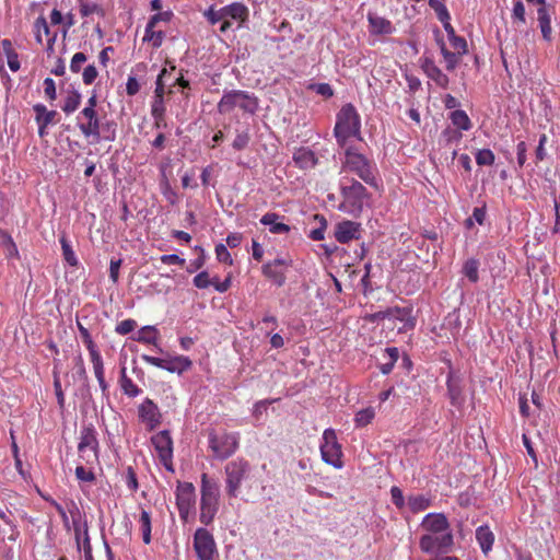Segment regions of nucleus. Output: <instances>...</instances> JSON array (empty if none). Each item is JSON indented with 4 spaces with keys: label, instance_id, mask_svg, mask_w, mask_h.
<instances>
[{
    "label": "nucleus",
    "instance_id": "1",
    "mask_svg": "<svg viewBox=\"0 0 560 560\" xmlns=\"http://www.w3.org/2000/svg\"><path fill=\"white\" fill-rule=\"evenodd\" d=\"M340 192L342 201L338 209L353 217L360 215L369 198L366 188L353 178L343 177L340 180Z\"/></svg>",
    "mask_w": 560,
    "mask_h": 560
},
{
    "label": "nucleus",
    "instance_id": "2",
    "mask_svg": "<svg viewBox=\"0 0 560 560\" xmlns=\"http://www.w3.org/2000/svg\"><path fill=\"white\" fill-rule=\"evenodd\" d=\"M361 131V119L352 104L343 105L337 114L334 133L337 142L345 145L349 138H358Z\"/></svg>",
    "mask_w": 560,
    "mask_h": 560
},
{
    "label": "nucleus",
    "instance_id": "3",
    "mask_svg": "<svg viewBox=\"0 0 560 560\" xmlns=\"http://www.w3.org/2000/svg\"><path fill=\"white\" fill-rule=\"evenodd\" d=\"M342 171L355 174L368 185L377 186L375 164L353 148H348L345 152Z\"/></svg>",
    "mask_w": 560,
    "mask_h": 560
},
{
    "label": "nucleus",
    "instance_id": "4",
    "mask_svg": "<svg viewBox=\"0 0 560 560\" xmlns=\"http://www.w3.org/2000/svg\"><path fill=\"white\" fill-rule=\"evenodd\" d=\"M200 493L199 520L202 524L209 525L214 520L219 510L220 489L219 485L214 480L209 479L207 474L201 476Z\"/></svg>",
    "mask_w": 560,
    "mask_h": 560
},
{
    "label": "nucleus",
    "instance_id": "5",
    "mask_svg": "<svg viewBox=\"0 0 560 560\" xmlns=\"http://www.w3.org/2000/svg\"><path fill=\"white\" fill-rule=\"evenodd\" d=\"M238 107L244 113L254 115L259 107V101L253 93L242 90L224 91L218 103V112L228 114Z\"/></svg>",
    "mask_w": 560,
    "mask_h": 560
},
{
    "label": "nucleus",
    "instance_id": "6",
    "mask_svg": "<svg viewBox=\"0 0 560 560\" xmlns=\"http://www.w3.org/2000/svg\"><path fill=\"white\" fill-rule=\"evenodd\" d=\"M250 471L249 462L242 457H237L225 465V492L229 498L238 497L242 482L249 477Z\"/></svg>",
    "mask_w": 560,
    "mask_h": 560
},
{
    "label": "nucleus",
    "instance_id": "7",
    "mask_svg": "<svg viewBox=\"0 0 560 560\" xmlns=\"http://www.w3.org/2000/svg\"><path fill=\"white\" fill-rule=\"evenodd\" d=\"M209 448L214 458L224 460L232 456L240 446L238 433H223L218 435L215 433L209 434Z\"/></svg>",
    "mask_w": 560,
    "mask_h": 560
},
{
    "label": "nucleus",
    "instance_id": "8",
    "mask_svg": "<svg viewBox=\"0 0 560 560\" xmlns=\"http://www.w3.org/2000/svg\"><path fill=\"white\" fill-rule=\"evenodd\" d=\"M322 459L332 467L340 469L343 466L341 445L337 440V434L332 429H326L320 443Z\"/></svg>",
    "mask_w": 560,
    "mask_h": 560
},
{
    "label": "nucleus",
    "instance_id": "9",
    "mask_svg": "<svg viewBox=\"0 0 560 560\" xmlns=\"http://www.w3.org/2000/svg\"><path fill=\"white\" fill-rule=\"evenodd\" d=\"M141 359L150 365L177 374L184 373L192 365L191 360L185 355H166L165 358H156L149 354H142Z\"/></svg>",
    "mask_w": 560,
    "mask_h": 560
},
{
    "label": "nucleus",
    "instance_id": "10",
    "mask_svg": "<svg viewBox=\"0 0 560 560\" xmlns=\"http://www.w3.org/2000/svg\"><path fill=\"white\" fill-rule=\"evenodd\" d=\"M192 545L198 560H217L219 557L212 534L203 527L196 529Z\"/></svg>",
    "mask_w": 560,
    "mask_h": 560
},
{
    "label": "nucleus",
    "instance_id": "11",
    "mask_svg": "<svg viewBox=\"0 0 560 560\" xmlns=\"http://www.w3.org/2000/svg\"><path fill=\"white\" fill-rule=\"evenodd\" d=\"M75 122L84 138H92L95 142L101 140V131L104 124L97 112L81 109L77 115Z\"/></svg>",
    "mask_w": 560,
    "mask_h": 560
},
{
    "label": "nucleus",
    "instance_id": "12",
    "mask_svg": "<svg viewBox=\"0 0 560 560\" xmlns=\"http://www.w3.org/2000/svg\"><path fill=\"white\" fill-rule=\"evenodd\" d=\"M175 494L179 517L187 522L196 502L195 487L190 482H178Z\"/></svg>",
    "mask_w": 560,
    "mask_h": 560
},
{
    "label": "nucleus",
    "instance_id": "13",
    "mask_svg": "<svg viewBox=\"0 0 560 560\" xmlns=\"http://www.w3.org/2000/svg\"><path fill=\"white\" fill-rule=\"evenodd\" d=\"M151 442L163 466L173 471V440L167 430L158 432L151 438Z\"/></svg>",
    "mask_w": 560,
    "mask_h": 560
},
{
    "label": "nucleus",
    "instance_id": "14",
    "mask_svg": "<svg viewBox=\"0 0 560 560\" xmlns=\"http://www.w3.org/2000/svg\"><path fill=\"white\" fill-rule=\"evenodd\" d=\"M453 544V535L451 532H441V533H425L420 538V548L422 551L428 553L439 552Z\"/></svg>",
    "mask_w": 560,
    "mask_h": 560
},
{
    "label": "nucleus",
    "instance_id": "15",
    "mask_svg": "<svg viewBox=\"0 0 560 560\" xmlns=\"http://www.w3.org/2000/svg\"><path fill=\"white\" fill-rule=\"evenodd\" d=\"M291 265L290 258L277 257L262 266V275L278 287H282L287 280L285 272Z\"/></svg>",
    "mask_w": 560,
    "mask_h": 560
},
{
    "label": "nucleus",
    "instance_id": "16",
    "mask_svg": "<svg viewBox=\"0 0 560 560\" xmlns=\"http://www.w3.org/2000/svg\"><path fill=\"white\" fill-rule=\"evenodd\" d=\"M138 416L149 431L156 429L162 421V415L158 405L150 398H145L138 408Z\"/></svg>",
    "mask_w": 560,
    "mask_h": 560
},
{
    "label": "nucleus",
    "instance_id": "17",
    "mask_svg": "<svg viewBox=\"0 0 560 560\" xmlns=\"http://www.w3.org/2000/svg\"><path fill=\"white\" fill-rule=\"evenodd\" d=\"M361 237V223L343 220L336 224L335 238L340 244H347L350 241L359 240Z\"/></svg>",
    "mask_w": 560,
    "mask_h": 560
},
{
    "label": "nucleus",
    "instance_id": "18",
    "mask_svg": "<svg viewBox=\"0 0 560 560\" xmlns=\"http://www.w3.org/2000/svg\"><path fill=\"white\" fill-rule=\"evenodd\" d=\"M420 66L429 79H431L438 86L447 89L450 78L435 65L434 60L430 57H422Z\"/></svg>",
    "mask_w": 560,
    "mask_h": 560
},
{
    "label": "nucleus",
    "instance_id": "19",
    "mask_svg": "<svg viewBox=\"0 0 560 560\" xmlns=\"http://www.w3.org/2000/svg\"><path fill=\"white\" fill-rule=\"evenodd\" d=\"M385 318H395V319H399L401 322H406L405 327H408V328H413V326H415L413 320L410 318V312L406 308L390 307V308H387L386 311H381V312L374 313L371 316V320H373V322L380 320V319H385Z\"/></svg>",
    "mask_w": 560,
    "mask_h": 560
},
{
    "label": "nucleus",
    "instance_id": "20",
    "mask_svg": "<svg viewBox=\"0 0 560 560\" xmlns=\"http://www.w3.org/2000/svg\"><path fill=\"white\" fill-rule=\"evenodd\" d=\"M427 533L451 532L447 518L440 513L427 514L421 523Z\"/></svg>",
    "mask_w": 560,
    "mask_h": 560
},
{
    "label": "nucleus",
    "instance_id": "21",
    "mask_svg": "<svg viewBox=\"0 0 560 560\" xmlns=\"http://www.w3.org/2000/svg\"><path fill=\"white\" fill-rule=\"evenodd\" d=\"M98 441L96 438L95 428L92 424L83 427L81 430L80 442L78 445L79 452L83 454L88 450H90L94 453V455H96Z\"/></svg>",
    "mask_w": 560,
    "mask_h": 560
},
{
    "label": "nucleus",
    "instance_id": "22",
    "mask_svg": "<svg viewBox=\"0 0 560 560\" xmlns=\"http://www.w3.org/2000/svg\"><path fill=\"white\" fill-rule=\"evenodd\" d=\"M293 162L302 170H310L317 164V158L311 149L302 147L294 151Z\"/></svg>",
    "mask_w": 560,
    "mask_h": 560
},
{
    "label": "nucleus",
    "instance_id": "23",
    "mask_svg": "<svg viewBox=\"0 0 560 560\" xmlns=\"http://www.w3.org/2000/svg\"><path fill=\"white\" fill-rule=\"evenodd\" d=\"M280 215L276 212H267L261 219L260 223L262 225L269 226V232L272 234H287L290 232L291 228L279 221Z\"/></svg>",
    "mask_w": 560,
    "mask_h": 560
},
{
    "label": "nucleus",
    "instance_id": "24",
    "mask_svg": "<svg viewBox=\"0 0 560 560\" xmlns=\"http://www.w3.org/2000/svg\"><path fill=\"white\" fill-rule=\"evenodd\" d=\"M368 19L372 34L385 35L393 33L394 27L388 20L374 14H369Z\"/></svg>",
    "mask_w": 560,
    "mask_h": 560
},
{
    "label": "nucleus",
    "instance_id": "25",
    "mask_svg": "<svg viewBox=\"0 0 560 560\" xmlns=\"http://www.w3.org/2000/svg\"><path fill=\"white\" fill-rule=\"evenodd\" d=\"M476 539L483 553H488L494 542V535L487 525L479 526L476 529Z\"/></svg>",
    "mask_w": 560,
    "mask_h": 560
},
{
    "label": "nucleus",
    "instance_id": "26",
    "mask_svg": "<svg viewBox=\"0 0 560 560\" xmlns=\"http://www.w3.org/2000/svg\"><path fill=\"white\" fill-rule=\"evenodd\" d=\"M436 42H438L440 51L444 58L446 70L453 71L459 63V60L463 55H459L458 52L448 50L442 38H438Z\"/></svg>",
    "mask_w": 560,
    "mask_h": 560
},
{
    "label": "nucleus",
    "instance_id": "27",
    "mask_svg": "<svg viewBox=\"0 0 560 560\" xmlns=\"http://www.w3.org/2000/svg\"><path fill=\"white\" fill-rule=\"evenodd\" d=\"M223 13L225 19L231 18L235 21L244 22L248 16V9L240 2H234L223 7Z\"/></svg>",
    "mask_w": 560,
    "mask_h": 560
},
{
    "label": "nucleus",
    "instance_id": "28",
    "mask_svg": "<svg viewBox=\"0 0 560 560\" xmlns=\"http://www.w3.org/2000/svg\"><path fill=\"white\" fill-rule=\"evenodd\" d=\"M155 27L152 23L147 24L143 42L150 43L153 48H159L165 38V32L163 30H155Z\"/></svg>",
    "mask_w": 560,
    "mask_h": 560
},
{
    "label": "nucleus",
    "instance_id": "29",
    "mask_svg": "<svg viewBox=\"0 0 560 560\" xmlns=\"http://www.w3.org/2000/svg\"><path fill=\"white\" fill-rule=\"evenodd\" d=\"M33 110L36 114V122H42L44 126L55 124V118L58 115L56 110H48L44 104H35Z\"/></svg>",
    "mask_w": 560,
    "mask_h": 560
},
{
    "label": "nucleus",
    "instance_id": "30",
    "mask_svg": "<svg viewBox=\"0 0 560 560\" xmlns=\"http://www.w3.org/2000/svg\"><path fill=\"white\" fill-rule=\"evenodd\" d=\"M81 102H82L81 93L77 90H72V91L68 92V94L66 95V97L63 100V104L61 106V109L63 110L65 114L70 115L79 108V106L81 105Z\"/></svg>",
    "mask_w": 560,
    "mask_h": 560
},
{
    "label": "nucleus",
    "instance_id": "31",
    "mask_svg": "<svg viewBox=\"0 0 560 560\" xmlns=\"http://www.w3.org/2000/svg\"><path fill=\"white\" fill-rule=\"evenodd\" d=\"M399 358V351L397 348H386L383 353L384 362L381 363L380 370L383 374H389Z\"/></svg>",
    "mask_w": 560,
    "mask_h": 560
},
{
    "label": "nucleus",
    "instance_id": "32",
    "mask_svg": "<svg viewBox=\"0 0 560 560\" xmlns=\"http://www.w3.org/2000/svg\"><path fill=\"white\" fill-rule=\"evenodd\" d=\"M159 331L154 326H143L137 332L135 340L141 343L153 345L158 343Z\"/></svg>",
    "mask_w": 560,
    "mask_h": 560
},
{
    "label": "nucleus",
    "instance_id": "33",
    "mask_svg": "<svg viewBox=\"0 0 560 560\" xmlns=\"http://www.w3.org/2000/svg\"><path fill=\"white\" fill-rule=\"evenodd\" d=\"M450 119L452 124L460 130L468 131L472 127L470 118L463 109L452 112Z\"/></svg>",
    "mask_w": 560,
    "mask_h": 560
},
{
    "label": "nucleus",
    "instance_id": "34",
    "mask_svg": "<svg viewBox=\"0 0 560 560\" xmlns=\"http://www.w3.org/2000/svg\"><path fill=\"white\" fill-rule=\"evenodd\" d=\"M120 386L122 392L129 397H137L140 395L141 389L127 376L126 368L121 369Z\"/></svg>",
    "mask_w": 560,
    "mask_h": 560
},
{
    "label": "nucleus",
    "instance_id": "35",
    "mask_svg": "<svg viewBox=\"0 0 560 560\" xmlns=\"http://www.w3.org/2000/svg\"><path fill=\"white\" fill-rule=\"evenodd\" d=\"M538 22H539V27H540L542 37L546 40H550V38H551V21H550V16H549L547 10L544 7L538 9Z\"/></svg>",
    "mask_w": 560,
    "mask_h": 560
},
{
    "label": "nucleus",
    "instance_id": "36",
    "mask_svg": "<svg viewBox=\"0 0 560 560\" xmlns=\"http://www.w3.org/2000/svg\"><path fill=\"white\" fill-rule=\"evenodd\" d=\"M431 504L429 498L423 494L410 495L408 498V506L411 512L418 513L427 510Z\"/></svg>",
    "mask_w": 560,
    "mask_h": 560
},
{
    "label": "nucleus",
    "instance_id": "37",
    "mask_svg": "<svg viewBox=\"0 0 560 560\" xmlns=\"http://www.w3.org/2000/svg\"><path fill=\"white\" fill-rule=\"evenodd\" d=\"M140 525V530L142 533V539L144 544L151 542V515L145 510L141 511L140 517L138 520Z\"/></svg>",
    "mask_w": 560,
    "mask_h": 560
},
{
    "label": "nucleus",
    "instance_id": "38",
    "mask_svg": "<svg viewBox=\"0 0 560 560\" xmlns=\"http://www.w3.org/2000/svg\"><path fill=\"white\" fill-rule=\"evenodd\" d=\"M479 261L475 258H469L465 261L463 266V273L465 277L468 278V280L472 283L478 282L479 280Z\"/></svg>",
    "mask_w": 560,
    "mask_h": 560
},
{
    "label": "nucleus",
    "instance_id": "39",
    "mask_svg": "<svg viewBox=\"0 0 560 560\" xmlns=\"http://www.w3.org/2000/svg\"><path fill=\"white\" fill-rule=\"evenodd\" d=\"M59 241H60V245H61L63 259L70 266L75 267L79 261H78L74 250L72 249L70 242L68 241L66 235H62Z\"/></svg>",
    "mask_w": 560,
    "mask_h": 560
},
{
    "label": "nucleus",
    "instance_id": "40",
    "mask_svg": "<svg viewBox=\"0 0 560 560\" xmlns=\"http://www.w3.org/2000/svg\"><path fill=\"white\" fill-rule=\"evenodd\" d=\"M175 70V67H171V69L163 68L161 72L159 73L156 81H155V89H154V97H164L165 94V82L167 77L171 75L172 71Z\"/></svg>",
    "mask_w": 560,
    "mask_h": 560
},
{
    "label": "nucleus",
    "instance_id": "41",
    "mask_svg": "<svg viewBox=\"0 0 560 560\" xmlns=\"http://www.w3.org/2000/svg\"><path fill=\"white\" fill-rule=\"evenodd\" d=\"M375 417V410L372 407H368L359 410L354 417V423L358 428L366 427L372 422Z\"/></svg>",
    "mask_w": 560,
    "mask_h": 560
},
{
    "label": "nucleus",
    "instance_id": "42",
    "mask_svg": "<svg viewBox=\"0 0 560 560\" xmlns=\"http://www.w3.org/2000/svg\"><path fill=\"white\" fill-rule=\"evenodd\" d=\"M3 47L7 49L8 66L11 71L16 72L20 69V61L18 54L11 49V43L8 39L2 42Z\"/></svg>",
    "mask_w": 560,
    "mask_h": 560
},
{
    "label": "nucleus",
    "instance_id": "43",
    "mask_svg": "<svg viewBox=\"0 0 560 560\" xmlns=\"http://www.w3.org/2000/svg\"><path fill=\"white\" fill-rule=\"evenodd\" d=\"M475 158L476 163L480 166H490L495 160V156L490 149L478 150Z\"/></svg>",
    "mask_w": 560,
    "mask_h": 560
},
{
    "label": "nucleus",
    "instance_id": "44",
    "mask_svg": "<svg viewBox=\"0 0 560 560\" xmlns=\"http://www.w3.org/2000/svg\"><path fill=\"white\" fill-rule=\"evenodd\" d=\"M429 5L434 10L438 19L441 22H446V20H451V15L447 8L440 0H429Z\"/></svg>",
    "mask_w": 560,
    "mask_h": 560
},
{
    "label": "nucleus",
    "instance_id": "45",
    "mask_svg": "<svg viewBox=\"0 0 560 560\" xmlns=\"http://www.w3.org/2000/svg\"><path fill=\"white\" fill-rule=\"evenodd\" d=\"M203 15L211 25H214L225 19L223 8L215 10L214 7H210L205 11Z\"/></svg>",
    "mask_w": 560,
    "mask_h": 560
},
{
    "label": "nucleus",
    "instance_id": "46",
    "mask_svg": "<svg viewBox=\"0 0 560 560\" xmlns=\"http://www.w3.org/2000/svg\"><path fill=\"white\" fill-rule=\"evenodd\" d=\"M192 282L198 289H207L210 285H213V279L209 278V273L207 271H201L196 275Z\"/></svg>",
    "mask_w": 560,
    "mask_h": 560
},
{
    "label": "nucleus",
    "instance_id": "47",
    "mask_svg": "<svg viewBox=\"0 0 560 560\" xmlns=\"http://www.w3.org/2000/svg\"><path fill=\"white\" fill-rule=\"evenodd\" d=\"M35 30H36V39L38 43L43 42L42 33H44L46 36H48L50 34L47 21L43 16L37 18V20L35 21Z\"/></svg>",
    "mask_w": 560,
    "mask_h": 560
},
{
    "label": "nucleus",
    "instance_id": "48",
    "mask_svg": "<svg viewBox=\"0 0 560 560\" xmlns=\"http://www.w3.org/2000/svg\"><path fill=\"white\" fill-rule=\"evenodd\" d=\"M249 140H250V136H249L248 131L237 132V135L232 143V147H233V149L241 151L248 145Z\"/></svg>",
    "mask_w": 560,
    "mask_h": 560
},
{
    "label": "nucleus",
    "instance_id": "49",
    "mask_svg": "<svg viewBox=\"0 0 560 560\" xmlns=\"http://www.w3.org/2000/svg\"><path fill=\"white\" fill-rule=\"evenodd\" d=\"M215 257L219 261L221 262H224V264H228V265H232L233 264V259L231 257V254L230 252L228 250L226 246L224 244H218L215 246Z\"/></svg>",
    "mask_w": 560,
    "mask_h": 560
},
{
    "label": "nucleus",
    "instance_id": "50",
    "mask_svg": "<svg viewBox=\"0 0 560 560\" xmlns=\"http://www.w3.org/2000/svg\"><path fill=\"white\" fill-rule=\"evenodd\" d=\"M448 40L455 52H458L459 55L463 56L467 52V43L464 37L455 35Z\"/></svg>",
    "mask_w": 560,
    "mask_h": 560
},
{
    "label": "nucleus",
    "instance_id": "51",
    "mask_svg": "<svg viewBox=\"0 0 560 560\" xmlns=\"http://www.w3.org/2000/svg\"><path fill=\"white\" fill-rule=\"evenodd\" d=\"M102 9L95 2L81 1L80 2V13L82 16H89L94 13H101Z\"/></svg>",
    "mask_w": 560,
    "mask_h": 560
},
{
    "label": "nucleus",
    "instance_id": "52",
    "mask_svg": "<svg viewBox=\"0 0 560 560\" xmlns=\"http://www.w3.org/2000/svg\"><path fill=\"white\" fill-rule=\"evenodd\" d=\"M126 485L128 489L132 492H136L138 490V479L137 475L131 466H128L126 469V476H125Z\"/></svg>",
    "mask_w": 560,
    "mask_h": 560
},
{
    "label": "nucleus",
    "instance_id": "53",
    "mask_svg": "<svg viewBox=\"0 0 560 560\" xmlns=\"http://www.w3.org/2000/svg\"><path fill=\"white\" fill-rule=\"evenodd\" d=\"M85 61H86L85 54L75 52L70 62V70L74 73L80 72Z\"/></svg>",
    "mask_w": 560,
    "mask_h": 560
},
{
    "label": "nucleus",
    "instance_id": "54",
    "mask_svg": "<svg viewBox=\"0 0 560 560\" xmlns=\"http://www.w3.org/2000/svg\"><path fill=\"white\" fill-rule=\"evenodd\" d=\"M547 143V136L545 133L540 135L538 145L535 150V160L536 163L541 162L546 159L547 152L545 149V144Z\"/></svg>",
    "mask_w": 560,
    "mask_h": 560
},
{
    "label": "nucleus",
    "instance_id": "55",
    "mask_svg": "<svg viewBox=\"0 0 560 560\" xmlns=\"http://www.w3.org/2000/svg\"><path fill=\"white\" fill-rule=\"evenodd\" d=\"M137 326V323L136 320L133 319H124L121 320L117 326H116V329L115 331L119 335H127L129 332H131Z\"/></svg>",
    "mask_w": 560,
    "mask_h": 560
},
{
    "label": "nucleus",
    "instance_id": "56",
    "mask_svg": "<svg viewBox=\"0 0 560 560\" xmlns=\"http://www.w3.org/2000/svg\"><path fill=\"white\" fill-rule=\"evenodd\" d=\"M44 93L50 102L57 98L56 84L51 78H46L44 80Z\"/></svg>",
    "mask_w": 560,
    "mask_h": 560
},
{
    "label": "nucleus",
    "instance_id": "57",
    "mask_svg": "<svg viewBox=\"0 0 560 560\" xmlns=\"http://www.w3.org/2000/svg\"><path fill=\"white\" fill-rule=\"evenodd\" d=\"M97 75H98V72H97L95 66L89 65L88 67L84 68L83 73H82L83 83L86 85H91L95 81Z\"/></svg>",
    "mask_w": 560,
    "mask_h": 560
},
{
    "label": "nucleus",
    "instance_id": "58",
    "mask_svg": "<svg viewBox=\"0 0 560 560\" xmlns=\"http://www.w3.org/2000/svg\"><path fill=\"white\" fill-rule=\"evenodd\" d=\"M166 106L164 97H154L151 103V115H165Z\"/></svg>",
    "mask_w": 560,
    "mask_h": 560
},
{
    "label": "nucleus",
    "instance_id": "59",
    "mask_svg": "<svg viewBox=\"0 0 560 560\" xmlns=\"http://www.w3.org/2000/svg\"><path fill=\"white\" fill-rule=\"evenodd\" d=\"M512 16L514 20H517L522 24L526 22L525 20V7L522 1H516L513 7Z\"/></svg>",
    "mask_w": 560,
    "mask_h": 560
},
{
    "label": "nucleus",
    "instance_id": "60",
    "mask_svg": "<svg viewBox=\"0 0 560 560\" xmlns=\"http://www.w3.org/2000/svg\"><path fill=\"white\" fill-rule=\"evenodd\" d=\"M527 145L524 141H521L516 145V155H517V164L520 167H523L527 160Z\"/></svg>",
    "mask_w": 560,
    "mask_h": 560
},
{
    "label": "nucleus",
    "instance_id": "61",
    "mask_svg": "<svg viewBox=\"0 0 560 560\" xmlns=\"http://www.w3.org/2000/svg\"><path fill=\"white\" fill-rule=\"evenodd\" d=\"M75 476L79 480L85 482H91L95 479L94 474L91 470L85 469L83 466H78L75 468Z\"/></svg>",
    "mask_w": 560,
    "mask_h": 560
},
{
    "label": "nucleus",
    "instance_id": "62",
    "mask_svg": "<svg viewBox=\"0 0 560 560\" xmlns=\"http://www.w3.org/2000/svg\"><path fill=\"white\" fill-rule=\"evenodd\" d=\"M390 495H392L393 503L398 509H401L405 505V499H404L402 491L398 487H396V486L392 487Z\"/></svg>",
    "mask_w": 560,
    "mask_h": 560
},
{
    "label": "nucleus",
    "instance_id": "63",
    "mask_svg": "<svg viewBox=\"0 0 560 560\" xmlns=\"http://www.w3.org/2000/svg\"><path fill=\"white\" fill-rule=\"evenodd\" d=\"M121 266V259H112L109 265V278L113 283H117L119 279V269Z\"/></svg>",
    "mask_w": 560,
    "mask_h": 560
},
{
    "label": "nucleus",
    "instance_id": "64",
    "mask_svg": "<svg viewBox=\"0 0 560 560\" xmlns=\"http://www.w3.org/2000/svg\"><path fill=\"white\" fill-rule=\"evenodd\" d=\"M140 91V84L135 77H129L126 83V93L129 96L136 95Z\"/></svg>",
    "mask_w": 560,
    "mask_h": 560
}]
</instances>
